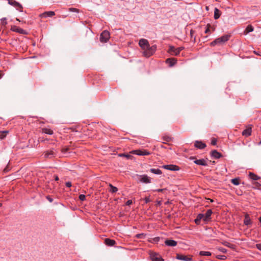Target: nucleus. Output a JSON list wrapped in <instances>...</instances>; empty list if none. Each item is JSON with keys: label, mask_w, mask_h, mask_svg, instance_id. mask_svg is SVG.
<instances>
[{"label": "nucleus", "mask_w": 261, "mask_h": 261, "mask_svg": "<svg viewBox=\"0 0 261 261\" xmlns=\"http://www.w3.org/2000/svg\"><path fill=\"white\" fill-rule=\"evenodd\" d=\"M139 46L144 50L143 53L145 57H149L153 55L156 49L155 45L150 46L147 40L141 39L139 42Z\"/></svg>", "instance_id": "obj_1"}, {"label": "nucleus", "mask_w": 261, "mask_h": 261, "mask_svg": "<svg viewBox=\"0 0 261 261\" xmlns=\"http://www.w3.org/2000/svg\"><path fill=\"white\" fill-rule=\"evenodd\" d=\"M229 35H224L217 38L211 43V46H215L216 45H221L227 41L229 39Z\"/></svg>", "instance_id": "obj_2"}, {"label": "nucleus", "mask_w": 261, "mask_h": 261, "mask_svg": "<svg viewBox=\"0 0 261 261\" xmlns=\"http://www.w3.org/2000/svg\"><path fill=\"white\" fill-rule=\"evenodd\" d=\"M136 179L138 182L149 184L151 182V178L147 175H136Z\"/></svg>", "instance_id": "obj_3"}, {"label": "nucleus", "mask_w": 261, "mask_h": 261, "mask_svg": "<svg viewBox=\"0 0 261 261\" xmlns=\"http://www.w3.org/2000/svg\"><path fill=\"white\" fill-rule=\"evenodd\" d=\"M183 49V47L175 48L173 46H169L168 51L171 55L177 56Z\"/></svg>", "instance_id": "obj_4"}, {"label": "nucleus", "mask_w": 261, "mask_h": 261, "mask_svg": "<svg viewBox=\"0 0 261 261\" xmlns=\"http://www.w3.org/2000/svg\"><path fill=\"white\" fill-rule=\"evenodd\" d=\"M110 37V33L108 31H103L100 34V41L101 42H107Z\"/></svg>", "instance_id": "obj_5"}, {"label": "nucleus", "mask_w": 261, "mask_h": 261, "mask_svg": "<svg viewBox=\"0 0 261 261\" xmlns=\"http://www.w3.org/2000/svg\"><path fill=\"white\" fill-rule=\"evenodd\" d=\"M8 1L9 5L15 7L19 11L22 12L23 8L20 4L14 0H8Z\"/></svg>", "instance_id": "obj_6"}, {"label": "nucleus", "mask_w": 261, "mask_h": 261, "mask_svg": "<svg viewBox=\"0 0 261 261\" xmlns=\"http://www.w3.org/2000/svg\"><path fill=\"white\" fill-rule=\"evenodd\" d=\"M11 30L13 32H17V33H18L21 34H27L26 31H25L24 30H23L18 27H17L16 25L12 26L11 28Z\"/></svg>", "instance_id": "obj_7"}, {"label": "nucleus", "mask_w": 261, "mask_h": 261, "mask_svg": "<svg viewBox=\"0 0 261 261\" xmlns=\"http://www.w3.org/2000/svg\"><path fill=\"white\" fill-rule=\"evenodd\" d=\"M150 258L152 261H164L160 255L154 252L150 254Z\"/></svg>", "instance_id": "obj_8"}, {"label": "nucleus", "mask_w": 261, "mask_h": 261, "mask_svg": "<svg viewBox=\"0 0 261 261\" xmlns=\"http://www.w3.org/2000/svg\"><path fill=\"white\" fill-rule=\"evenodd\" d=\"M213 212L212 210H208L205 214H203V221L204 222H207L211 219V215Z\"/></svg>", "instance_id": "obj_9"}, {"label": "nucleus", "mask_w": 261, "mask_h": 261, "mask_svg": "<svg viewBox=\"0 0 261 261\" xmlns=\"http://www.w3.org/2000/svg\"><path fill=\"white\" fill-rule=\"evenodd\" d=\"M133 153L138 155H148L150 153L146 150H135L133 151Z\"/></svg>", "instance_id": "obj_10"}, {"label": "nucleus", "mask_w": 261, "mask_h": 261, "mask_svg": "<svg viewBox=\"0 0 261 261\" xmlns=\"http://www.w3.org/2000/svg\"><path fill=\"white\" fill-rule=\"evenodd\" d=\"M162 168L170 170V171H177L179 170V168L177 166L174 165H163Z\"/></svg>", "instance_id": "obj_11"}, {"label": "nucleus", "mask_w": 261, "mask_h": 261, "mask_svg": "<svg viewBox=\"0 0 261 261\" xmlns=\"http://www.w3.org/2000/svg\"><path fill=\"white\" fill-rule=\"evenodd\" d=\"M55 15L54 11H46L39 15L40 18H46L48 17H52Z\"/></svg>", "instance_id": "obj_12"}, {"label": "nucleus", "mask_w": 261, "mask_h": 261, "mask_svg": "<svg viewBox=\"0 0 261 261\" xmlns=\"http://www.w3.org/2000/svg\"><path fill=\"white\" fill-rule=\"evenodd\" d=\"M176 258L184 261H193L191 257H189L187 256L180 254H177Z\"/></svg>", "instance_id": "obj_13"}, {"label": "nucleus", "mask_w": 261, "mask_h": 261, "mask_svg": "<svg viewBox=\"0 0 261 261\" xmlns=\"http://www.w3.org/2000/svg\"><path fill=\"white\" fill-rule=\"evenodd\" d=\"M56 153V151L54 149L50 150L49 151H47L44 153V158H51L54 156Z\"/></svg>", "instance_id": "obj_14"}, {"label": "nucleus", "mask_w": 261, "mask_h": 261, "mask_svg": "<svg viewBox=\"0 0 261 261\" xmlns=\"http://www.w3.org/2000/svg\"><path fill=\"white\" fill-rule=\"evenodd\" d=\"M194 163L198 165H202L204 166H207V162L204 159H199L194 161Z\"/></svg>", "instance_id": "obj_15"}, {"label": "nucleus", "mask_w": 261, "mask_h": 261, "mask_svg": "<svg viewBox=\"0 0 261 261\" xmlns=\"http://www.w3.org/2000/svg\"><path fill=\"white\" fill-rule=\"evenodd\" d=\"M165 244L168 246H175L177 245V242L173 240H167L165 241Z\"/></svg>", "instance_id": "obj_16"}, {"label": "nucleus", "mask_w": 261, "mask_h": 261, "mask_svg": "<svg viewBox=\"0 0 261 261\" xmlns=\"http://www.w3.org/2000/svg\"><path fill=\"white\" fill-rule=\"evenodd\" d=\"M195 146L199 149H203L206 147V145L201 141H196L195 142Z\"/></svg>", "instance_id": "obj_17"}, {"label": "nucleus", "mask_w": 261, "mask_h": 261, "mask_svg": "<svg viewBox=\"0 0 261 261\" xmlns=\"http://www.w3.org/2000/svg\"><path fill=\"white\" fill-rule=\"evenodd\" d=\"M105 242L107 245L110 246H113L116 244V242L115 240H111L108 238L105 239Z\"/></svg>", "instance_id": "obj_18"}, {"label": "nucleus", "mask_w": 261, "mask_h": 261, "mask_svg": "<svg viewBox=\"0 0 261 261\" xmlns=\"http://www.w3.org/2000/svg\"><path fill=\"white\" fill-rule=\"evenodd\" d=\"M211 155L215 159H219L221 156V153L216 150H214L211 152Z\"/></svg>", "instance_id": "obj_19"}, {"label": "nucleus", "mask_w": 261, "mask_h": 261, "mask_svg": "<svg viewBox=\"0 0 261 261\" xmlns=\"http://www.w3.org/2000/svg\"><path fill=\"white\" fill-rule=\"evenodd\" d=\"M251 134V128L248 127L244 130L242 132V135L245 137H248Z\"/></svg>", "instance_id": "obj_20"}, {"label": "nucleus", "mask_w": 261, "mask_h": 261, "mask_svg": "<svg viewBox=\"0 0 261 261\" xmlns=\"http://www.w3.org/2000/svg\"><path fill=\"white\" fill-rule=\"evenodd\" d=\"M166 63L169 64L170 66H174L176 63V60L174 58H168L166 60Z\"/></svg>", "instance_id": "obj_21"}, {"label": "nucleus", "mask_w": 261, "mask_h": 261, "mask_svg": "<svg viewBox=\"0 0 261 261\" xmlns=\"http://www.w3.org/2000/svg\"><path fill=\"white\" fill-rule=\"evenodd\" d=\"M203 214H199L197 218L195 219V222L196 224H198L200 223V222L201 220H203Z\"/></svg>", "instance_id": "obj_22"}, {"label": "nucleus", "mask_w": 261, "mask_h": 261, "mask_svg": "<svg viewBox=\"0 0 261 261\" xmlns=\"http://www.w3.org/2000/svg\"><path fill=\"white\" fill-rule=\"evenodd\" d=\"M220 10L217 8H215L214 10V18L215 19H218L220 17Z\"/></svg>", "instance_id": "obj_23"}, {"label": "nucleus", "mask_w": 261, "mask_h": 261, "mask_svg": "<svg viewBox=\"0 0 261 261\" xmlns=\"http://www.w3.org/2000/svg\"><path fill=\"white\" fill-rule=\"evenodd\" d=\"M249 176L251 179L254 180H257L260 179V177L251 172L249 173Z\"/></svg>", "instance_id": "obj_24"}, {"label": "nucleus", "mask_w": 261, "mask_h": 261, "mask_svg": "<svg viewBox=\"0 0 261 261\" xmlns=\"http://www.w3.org/2000/svg\"><path fill=\"white\" fill-rule=\"evenodd\" d=\"M150 172L155 174H161L162 173V171L159 169L152 168L150 169Z\"/></svg>", "instance_id": "obj_25"}, {"label": "nucleus", "mask_w": 261, "mask_h": 261, "mask_svg": "<svg viewBox=\"0 0 261 261\" xmlns=\"http://www.w3.org/2000/svg\"><path fill=\"white\" fill-rule=\"evenodd\" d=\"M110 189L109 191L111 193H116L118 191V189L117 187L113 186L111 184H109V185Z\"/></svg>", "instance_id": "obj_26"}, {"label": "nucleus", "mask_w": 261, "mask_h": 261, "mask_svg": "<svg viewBox=\"0 0 261 261\" xmlns=\"http://www.w3.org/2000/svg\"><path fill=\"white\" fill-rule=\"evenodd\" d=\"M42 131H43V133L48 134V135H52L53 134V131L49 128H43Z\"/></svg>", "instance_id": "obj_27"}, {"label": "nucleus", "mask_w": 261, "mask_h": 261, "mask_svg": "<svg viewBox=\"0 0 261 261\" xmlns=\"http://www.w3.org/2000/svg\"><path fill=\"white\" fill-rule=\"evenodd\" d=\"M211 252L209 251H201L199 252V255L202 256H211Z\"/></svg>", "instance_id": "obj_28"}, {"label": "nucleus", "mask_w": 261, "mask_h": 261, "mask_svg": "<svg viewBox=\"0 0 261 261\" xmlns=\"http://www.w3.org/2000/svg\"><path fill=\"white\" fill-rule=\"evenodd\" d=\"M253 30H254L253 27L251 25H249L246 28L245 32H246L247 33H250V32L253 31Z\"/></svg>", "instance_id": "obj_29"}, {"label": "nucleus", "mask_w": 261, "mask_h": 261, "mask_svg": "<svg viewBox=\"0 0 261 261\" xmlns=\"http://www.w3.org/2000/svg\"><path fill=\"white\" fill-rule=\"evenodd\" d=\"M244 222L246 225H248L250 224L251 220H250V218H249V217H248V216L245 217Z\"/></svg>", "instance_id": "obj_30"}, {"label": "nucleus", "mask_w": 261, "mask_h": 261, "mask_svg": "<svg viewBox=\"0 0 261 261\" xmlns=\"http://www.w3.org/2000/svg\"><path fill=\"white\" fill-rule=\"evenodd\" d=\"M231 183L236 186L239 185L240 184L239 179L238 178L232 179Z\"/></svg>", "instance_id": "obj_31"}, {"label": "nucleus", "mask_w": 261, "mask_h": 261, "mask_svg": "<svg viewBox=\"0 0 261 261\" xmlns=\"http://www.w3.org/2000/svg\"><path fill=\"white\" fill-rule=\"evenodd\" d=\"M69 11L70 12H76V13H79L80 12L79 9H77L76 8H70L69 9Z\"/></svg>", "instance_id": "obj_32"}, {"label": "nucleus", "mask_w": 261, "mask_h": 261, "mask_svg": "<svg viewBox=\"0 0 261 261\" xmlns=\"http://www.w3.org/2000/svg\"><path fill=\"white\" fill-rule=\"evenodd\" d=\"M1 20L2 23L3 25H6L7 24V20H6V18H5V17L2 18L1 19Z\"/></svg>", "instance_id": "obj_33"}, {"label": "nucleus", "mask_w": 261, "mask_h": 261, "mask_svg": "<svg viewBox=\"0 0 261 261\" xmlns=\"http://www.w3.org/2000/svg\"><path fill=\"white\" fill-rule=\"evenodd\" d=\"M79 199L81 201H84L85 200V195L84 194H81L79 196Z\"/></svg>", "instance_id": "obj_34"}, {"label": "nucleus", "mask_w": 261, "mask_h": 261, "mask_svg": "<svg viewBox=\"0 0 261 261\" xmlns=\"http://www.w3.org/2000/svg\"><path fill=\"white\" fill-rule=\"evenodd\" d=\"M211 144L213 145H215L217 144V140L215 138H213L211 141Z\"/></svg>", "instance_id": "obj_35"}, {"label": "nucleus", "mask_w": 261, "mask_h": 261, "mask_svg": "<svg viewBox=\"0 0 261 261\" xmlns=\"http://www.w3.org/2000/svg\"><path fill=\"white\" fill-rule=\"evenodd\" d=\"M144 234L143 233H139V234H137L136 235V238H143V237H144Z\"/></svg>", "instance_id": "obj_36"}, {"label": "nucleus", "mask_w": 261, "mask_h": 261, "mask_svg": "<svg viewBox=\"0 0 261 261\" xmlns=\"http://www.w3.org/2000/svg\"><path fill=\"white\" fill-rule=\"evenodd\" d=\"M66 187H69V188L71 187L72 186L71 182H69V181L66 182Z\"/></svg>", "instance_id": "obj_37"}, {"label": "nucleus", "mask_w": 261, "mask_h": 261, "mask_svg": "<svg viewBox=\"0 0 261 261\" xmlns=\"http://www.w3.org/2000/svg\"><path fill=\"white\" fill-rule=\"evenodd\" d=\"M144 200H145V202L146 203H148L149 202H150V199L149 197H146L144 199Z\"/></svg>", "instance_id": "obj_38"}, {"label": "nucleus", "mask_w": 261, "mask_h": 261, "mask_svg": "<svg viewBox=\"0 0 261 261\" xmlns=\"http://www.w3.org/2000/svg\"><path fill=\"white\" fill-rule=\"evenodd\" d=\"M219 250L221 251L223 253H226L227 251V250L224 248H221L219 249Z\"/></svg>", "instance_id": "obj_39"}, {"label": "nucleus", "mask_w": 261, "mask_h": 261, "mask_svg": "<svg viewBox=\"0 0 261 261\" xmlns=\"http://www.w3.org/2000/svg\"><path fill=\"white\" fill-rule=\"evenodd\" d=\"M132 204V200H128L126 202V205H129Z\"/></svg>", "instance_id": "obj_40"}, {"label": "nucleus", "mask_w": 261, "mask_h": 261, "mask_svg": "<svg viewBox=\"0 0 261 261\" xmlns=\"http://www.w3.org/2000/svg\"><path fill=\"white\" fill-rule=\"evenodd\" d=\"M256 248L261 251V244H257L256 245Z\"/></svg>", "instance_id": "obj_41"}, {"label": "nucleus", "mask_w": 261, "mask_h": 261, "mask_svg": "<svg viewBox=\"0 0 261 261\" xmlns=\"http://www.w3.org/2000/svg\"><path fill=\"white\" fill-rule=\"evenodd\" d=\"M119 156H125L127 158H128L130 156L129 155L124 154H119Z\"/></svg>", "instance_id": "obj_42"}, {"label": "nucleus", "mask_w": 261, "mask_h": 261, "mask_svg": "<svg viewBox=\"0 0 261 261\" xmlns=\"http://www.w3.org/2000/svg\"><path fill=\"white\" fill-rule=\"evenodd\" d=\"M46 198L50 202H51L53 201V199L50 197H49V196H47L46 197Z\"/></svg>", "instance_id": "obj_43"}, {"label": "nucleus", "mask_w": 261, "mask_h": 261, "mask_svg": "<svg viewBox=\"0 0 261 261\" xmlns=\"http://www.w3.org/2000/svg\"><path fill=\"white\" fill-rule=\"evenodd\" d=\"M163 190H164V189H159L154 190H153V191H157L159 192H162Z\"/></svg>", "instance_id": "obj_44"}, {"label": "nucleus", "mask_w": 261, "mask_h": 261, "mask_svg": "<svg viewBox=\"0 0 261 261\" xmlns=\"http://www.w3.org/2000/svg\"><path fill=\"white\" fill-rule=\"evenodd\" d=\"M159 240H160V238L159 237H156V238H155L154 239V241L155 242H158V241H159Z\"/></svg>", "instance_id": "obj_45"}, {"label": "nucleus", "mask_w": 261, "mask_h": 261, "mask_svg": "<svg viewBox=\"0 0 261 261\" xmlns=\"http://www.w3.org/2000/svg\"><path fill=\"white\" fill-rule=\"evenodd\" d=\"M209 32H210V29H209V28H207L205 30V32H205V33H206H206H209Z\"/></svg>", "instance_id": "obj_46"}, {"label": "nucleus", "mask_w": 261, "mask_h": 261, "mask_svg": "<svg viewBox=\"0 0 261 261\" xmlns=\"http://www.w3.org/2000/svg\"><path fill=\"white\" fill-rule=\"evenodd\" d=\"M193 31L192 30H191V31H190V34H191V37H193Z\"/></svg>", "instance_id": "obj_47"}, {"label": "nucleus", "mask_w": 261, "mask_h": 261, "mask_svg": "<svg viewBox=\"0 0 261 261\" xmlns=\"http://www.w3.org/2000/svg\"><path fill=\"white\" fill-rule=\"evenodd\" d=\"M157 204H158V205H161V201H158Z\"/></svg>", "instance_id": "obj_48"}, {"label": "nucleus", "mask_w": 261, "mask_h": 261, "mask_svg": "<svg viewBox=\"0 0 261 261\" xmlns=\"http://www.w3.org/2000/svg\"><path fill=\"white\" fill-rule=\"evenodd\" d=\"M67 149H68L67 148L63 149V150H62V151H63V152H65V151H66L67 150Z\"/></svg>", "instance_id": "obj_49"}, {"label": "nucleus", "mask_w": 261, "mask_h": 261, "mask_svg": "<svg viewBox=\"0 0 261 261\" xmlns=\"http://www.w3.org/2000/svg\"><path fill=\"white\" fill-rule=\"evenodd\" d=\"M55 180H59V178H58V177L57 176H56Z\"/></svg>", "instance_id": "obj_50"}, {"label": "nucleus", "mask_w": 261, "mask_h": 261, "mask_svg": "<svg viewBox=\"0 0 261 261\" xmlns=\"http://www.w3.org/2000/svg\"><path fill=\"white\" fill-rule=\"evenodd\" d=\"M229 244H230L229 243H227V244H226L225 245L229 247Z\"/></svg>", "instance_id": "obj_51"}, {"label": "nucleus", "mask_w": 261, "mask_h": 261, "mask_svg": "<svg viewBox=\"0 0 261 261\" xmlns=\"http://www.w3.org/2000/svg\"><path fill=\"white\" fill-rule=\"evenodd\" d=\"M224 256H222L221 257H219L220 259H224Z\"/></svg>", "instance_id": "obj_52"}, {"label": "nucleus", "mask_w": 261, "mask_h": 261, "mask_svg": "<svg viewBox=\"0 0 261 261\" xmlns=\"http://www.w3.org/2000/svg\"><path fill=\"white\" fill-rule=\"evenodd\" d=\"M259 220L260 222H261V216L259 217Z\"/></svg>", "instance_id": "obj_53"}, {"label": "nucleus", "mask_w": 261, "mask_h": 261, "mask_svg": "<svg viewBox=\"0 0 261 261\" xmlns=\"http://www.w3.org/2000/svg\"><path fill=\"white\" fill-rule=\"evenodd\" d=\"M16 20H17V21H19V22L20 21V20H19L18 18H16Z\"/></svg>", "instance_id": "obj_54"}, {"label": "nucleus", "mask_w": 261, "mask_h": 261, "mask_svg": "<svg viewBox=\"0 0 261 261\" xmlns=\"http://www.w3.org/2000/svg\"><path fill=\"white\" fill-rule=\"evenodd\" d=\"M258 144H259V145H260V144H261V141L259 142Z\"/></svg>", "instance_id": "obj_55"}, {"label": "nucleus", "mask_w": 261, "mask_h": 261, "mask_svg": "<svg viewBox=\"0 0 261 261\" xmlns=\"http://www.w3.org/2000/svg\"><path fill=\"white\" fill-rule=\"evenodd\" d=\"M1 77H2V75H1V74H0V79H1Z\"/></svg>", "instance_id": "obj_56"}]
</instances>
